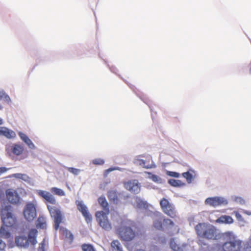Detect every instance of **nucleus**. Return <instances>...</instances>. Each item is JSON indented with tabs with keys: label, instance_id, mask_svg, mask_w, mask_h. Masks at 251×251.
Here are the masks:
<instances>
[{
	"label": "nucleus",
	"instance_id": "25",
	"mask_svg": "<svg viewBox=\"0 0 251 251\" xmlns=\"http://www.w3.org/2000/svg\"><path fill=\"white\" fill-rule=\"evenodd\" d=\"M36 226L37 228L45 229L46 228L47 224L45 219L43 217H39L37 221Z\"/></svg>",
	"mask_w": 251,
	"mask_h": 251
},
{
	"label": "nucleus",
	"instance_id": "16",
	"mask_svg": "<svg viewBox=\"0 0 251 251\" xmlns=\"http://www.w3.org/2000/svg\"><path fill=\"white\" fill-rule=\"evenodd\" d=\"M27 238L25 236L19 235L15 238V243L17 246L25 247L28 246Z\"/></svg>",
	"mask_w": 251,
	"mask_h": 251
},
{
	"label": "nucleus",
	"instance_id": "24",
	"mask_svg": "<svg viewBox=\"0 0 251 251\" xmlns=\"http://www.w3.org/2000/svg\"><path fill=\"white\" fill-rule=\"evenodd\" d=\"M112 251H123L122 247L120 242L116 240H113L111 243Z\"/></svg>",
	"mask_w": 251,
	"mask_h": 251
},
{
	"label": "nucleus",
	"instance_id": "50",
	"mask_svg": "<svg viewBox=\"0 0 251 251\" xmlns=\"http://www.w3.org/2000/svg\"><path fill=\"white\" fill-rule=\"evenodd\" d=\"M2 108H3L2 105L1 103H0V110L2 109Z\"/></svg>",
	"mask_w": 251,
	"mask_h": 251
},
{
	"label": "nucleus",
	"instance_id": "18",
	"mask_svg": "<svg viewBox=\"0 0 251 251\" xmlns=\"http://www.w3.org/2000/svg\"><path fill=\"white\" fill-rule=\"evenodd\" d=\"M8 150L13 154L16 155H19L22 153L24 151V148L21 145L15 144L10 146Z\"/></svg>",
	"mask_w": 251,
	"mask_h": 251
},
{
	"label": "nucleus",
	"instance_id": "35",
	"mask_svg": "<svg viewBox=\"0 0 251 251\" xmlns=\"http://www.w3.org/2000/svg\"><path fill=\"white\" fill-rule=\"evenodd\" d=\"M92 163L96 165H101L104 163V160L101 158H96L92 160Z\"/></svg>",
	"mask_w": 251,
	"mask_h": 251
},
{
	"label": "nucleus",
	"instance_id": "46",
	"mask_svg": "<svg viewBox=\"0 0 251 251\" xmlns=\"http://www.w3.org/2000/svg\"><path fill=\"white\" fill-rule=\"evenodd\" d=\"M7 170V169L5 167H0V175L5 173Z\"/></svg>",
	"mask_w": 251,
	"mask_h": 251
},
{
	"label": "nucleus",
	"instance_id": "48",
	"mask_svg": "<svg viewBox=\"0 0 251 251\" xmlns=\"http://www.w3.org/2000/svg\"><path fill=\"white\" fill-rule=\"evenodd\" d=\"M115 170V168H109L108 169H107L106 171L108 173V172H111L113 170Z\"/></svg>",
	"mask_w": 251,
	"mask_h": 251
},
{
	"label": "nucleus",
	"instance_id": "34",
	"mask_svg": "<svg viewBox=\"0 0 251 251\" xmlns=\"http://www.w3.org/2000/svg\"><path fill=\"white\" fill-rule=\"evenodd\" d=\"M3 99L7 101L10 100V98L7 95L3 92L0 91V100H1Z\"/></svg>",
	"mask_w": 251,
	"mask_h": 251
},
{
	"label": "nucleus",
	"instance_id": "43",
	"mask_svg": "<svg viewBox=\"0 0 251 251\" xmlns=\"http://www.w3.org/2000/svg\"><path fill=\"white\" fill-rule=\"evenodd\" d=\"M245 251H251V242H248L245 246Z\"/></svg>",
	"mask_w": 251,
	"mask_h": 251
},
{
	"label": "nucleus",
	"instance_id": "49",
	"mask_svg": "<svg viewBox=\"0 0 251 251\" xmlns=\"http://www.w3.org/2000/svg\"><path fill=\"white\" fill-rule=\"evenodd\" d=\"M3 124L2 120L0 118V125H2Z\"/></svg>",
	"mask_w": 251,
	"mask_h": 251
},
{
	"label": "nucleus",
	"instance_id": "12",
	"mask_svg": "<svg viewBox=\"0 0 251 251\" xmlns=\"http://www.w3.org/2000/svg\"><path fill=\"white\" fill-rule=\"evenodd\" d=\"M134 163L146 169H150L152 167V162L150 156H147L145 159H141L139 157L134 159Z\"/></svg>",
	"mask_w": 251,
	"mask_h": 251
},
{
	"label": "nucleus",
	"instance_id": "22",
	"mask_svg": "<svg viewBox=\"0 0 251 251\" xmlns=\"http://www.w3.org/2000/svg\"><path fill=\"white\" fill-rule=\"evenodd\" d=\"M168 183L171 186L176 187H181L185 185V183L180 180H176L174 179H170L168 181Z\"/></svg>",
	"mask_w": 251,
	"mask_h": 251
},
{
	"label": "nucleus",
	"instance_id": "23",
	"mask_svg": "<svg viewBox=\"0 0 251 251\" xmlns=\"http://www.w3.org/2000/svg\"><path fill=\"white\" fill-rule=\"evenodd\" d=\"M136 207L140 209H147L148 208L149 204L147 201H143L139 198H137L136 200Z\"/></svg>",
	"mask_w": 251,
	"mask_h": 251
},
{
	"label": "nucleus",
	"instance_id": "11",
	"mask_svg": "<svg viewBox=\"0 0 251 251\" xmlns=\"http://www.w3.org/2000/svg\"><path fill=\"white\" fill-rule=\"evenodd\" d=\"M77 209L82 213L87 223L92 221V216L89 213L87 206L82 201H78L76 204Z\"/></svg>",
	"mask_w": 251,
	"mask_h": 251
},
{
	"label": "nucleus",
	"instance_id": "6",
	"mask_svg": "<svg viewBox=\"0 0 251 251\" xmlns=\"http://www.w3.org/2000/svg\"><path fill=\"white\" fill-rule=\"evenodd\" d=\"M47 208L51 217L54 218V228L57 230L63 220L62 213L58 208L47 205Z\"/></svg>",
	"mask_w": 251,
	"mask_h": 251
},
{
	"label": "nucleus",
	"instance_id": "45",
	"mask_svg": "<svg viewBox=\"0 0 251 251\" xmlns=\"http://www.w3.org/2000/svg\"><path fill=\"white\" fill-rule=\"evenodd\" d=\"M198 243L199 244V245L201 246H202L203 245L205 247V249L206 250H208L209 249V246L208 245L206 244V243H204L201 240H199L198 242Z\"/></svg>",
	"mask_w": 251,
	"mask_h": 251
},
{
	"label": "nucleus",
	"instance_id": "21",
	"mask_svg": "<svg viewBox=\"0 0 251 251\" xmlns=\"http://www.w3.org/2000/svg\"><path fill=\"white\" fill-rule=\"evenodd\" d=\"M233 222V218L228 215H222L216 220V222L220 224H231Z\"/></svg>",
	"mask_w": 251,
	"mask_h": 251
},
{
	"label": "nucleus",
	"instance_id": "47",
	"mask_svg": "<svg viewBox=\"0 0 251 251\" xmlns=\"http://www.w3.org/2000/svg\"><path fill=\"white\" fill-rule=\"evenodd\" d=\"M243 213L248 215H251V212L247 210H244Z\"/></svg>",
	"mask_w": 251,
	"mask_h": 251
},
{
	"label": "nucleus",
	"instance_id": "41",
	"mask_svg": "<svg viewBox=\"0 0 251 251\" xmlns=\"http://www.w3.org/2000/svg\"><path fill=\"white\" fill-rule=\"evenodd\" d=\"M168 175L174 177H178L179 176V174L175 172H168Z\"/></svg>",
	"mask_w": 251,
	"mask_h": 251
},
{
	"label": "nucleus",
	"instance_id": "17",
	"mask_svg": "<svg viewBox=\"0 0 251 251\" xmlns=\"http://www.w3.org/2000/svg\"><path fill=\"white\" fill-rule=\"evenodd\" d=\"M6 198L8 201L12 203H16L18 201V197L17 194L11 189H8L6 191Z\"/></svg>",
	"mask_w": 251,
	"mask_h": 251
},
{
	"label": "nucleus",
	"instance_id": "52",
	"mask_svg": "<svg viewBox=\"0 0 251 251\" xmlns=\"http://www.w3.org/2000/svg\"><path fill=\"white\" fill-rule=\"evenodd\" d=\"M250 73L251 74V68L250 69Z\"/></svg>",
	"mask_w": 251,
	"mask_h": 251
},
{
	"label": "nucleus",
	"instance_id": "20",
	"mask_svg": "<svg viewBox=\"0 0 251 251\" xmlns=\"http://www.w3.org/2000/svg\"><path fill=\"white\" fill-rule=\"evenodd\" d=\"M118 195L119 194L114 190H110L107 193V197L109 201L115 204H118L119 202Z\"/></svg>",
	"mask_w": 251,
	"mask_h": 251
},
{
	"label": "nucleus",
	"instance_id": "5",
	"mask_svg": "<svg viewBox=\"0 0 251 251\" xmlns=\"http://www.w3.org/2000/svg\"><path fill=\"white\" fill-rule=\"evenodd\" d=\"M160 205L162 211L172 218L177 217L175 206L168 199L163 198L160 200Z\"/></svg>",
	"mask_w": 251,
	"mask_h": 251
},
{
	"label": "nucleus",
	"instance_id": "38",
	"mask_svg": "<svg viewBox=\"0 0 251 251\" xmlns=\"http://www.w3.org/2000/svg\"><path fill=\"white\" fill-rule=\"evenodd\" d=\"M233 214L235 215L237 220L238 221H241V222L244 221V219L243 218L242 215L238 211H234Z\"/></svg>",
	"mask_w": 251,
	"mask_h": 251
},
{
	"label": "nucleus",
	"instance_id": "10",
	"mask_svg": "<svg viewBox=\"0 0 251 251\" xmlns=\"http://www.w3.org/2000/svg\"><path fill=\"white\" fill-rule=\"evenodd\" d=\"M36 194L45 200V202H49L51 204H55L56 201L54 197L50 192L42 190H37Z\"/></svg>",
	"mask_w": 251,
	"mask_h": 251
},
{
	"label": "nucleus",
	"instance_id": "3",
	"mask_svg": "<svg viewBox=\"0 0 251 251\" xmlns=\"http://www.w3.org/2000/svg\"><path fill=\"white\" fill-rule=\"evenodd\" d=\"M222 237L226 241L222 245L223 251H241L242 241L232 231H226L222 233Z\"/></svg>",
	"mask_w": 251,
	"mask_h": 251
},
{
	"label": "nucleus",
	"instance_id": "15",
	"mask_svg": "<svg viewBox=\"0 0 251 251\" xmlns=\"http://www.w3.org/2000/svg\"><path fill=\"white\" fill-rule=\"evenodd\" d=\"M38 233V231L35 228H32L29 231L28 234V244L31 243V244L34 245L37 243L36 237Z\"/></svg>",
	"mask_w": 251,
	"mask_h": 251
},
{
	"label": "nucleus",
	"instance_id": "2",
	"mask_svg": "<svg viewBox=\"0 0 251 251\" xmlns=\"http://www.w3.org/2000/svg\"><path fill=\"white\" fill-rule=\"evenodd\" d=\"M98 201L103 211L96 212L95 216L97 221L103 229L109 231L112 229L111 224L107 217L110 212L109 204L104 196L99 197Z\"/></svg>",
	"mask_w": 251,
	"mask_h": 251
},
{
	"label": "nucleus",
	"instance_id": "8",
	"mask_svg": "<svg viewBox=\"0 0 251 251\" xmlns=\"http://www.w3.org/2000/svg\"><path fill=\"white\" fill-rule=\"evenodd\" d=\"M24 215L28 221H32L36 216V209L34 204L31 202L27 203L24 210Z\"/></svg>",
	"mask_w": 251,
	"mask_h": 251
},
{
	"label": "nucleus",
	"instance_id": "37",
	"mask_svg": "<svg viewBox=\"0 0 251 251\" xmlns=\"http://www.w3.org/2000/svg\"><path fill=\"white\" fill-rule=\"evenodd\" d=\"M46 240L44 239L42 242L39 244L38 251H46Z\"/></svg>",
	"mask_w": 251,
	"mask_h": 251
},
{
	"label": "nucleus",
	"instance_id": "51",
	"mask_svg": "<svg viewBox=\"0 0 251 251\" xmlns=\"http://www.w3.org/2000/svg\"><path fill=\"white\" fill-rule=\"evenodd\" d=\"M136 251H145V250H137Z\"/></svg>",
	"mask_w": 251,
	"mask_h": 251
},
{
	"label": "nucleus",
	"instance_id": "32",
	"mask_svg": "<svg viewBox=\"0 0 251 251\" xmlns=\"http://www.w3.org/2000/svg\"><path fill=\"white\" fill-rule=\"evenodd\" d=\"M163 226L165 227H172L175 226L174 223L171 219L164 218L163 220Z\"/></svg>",
	"mask_w": 251,
	"mask_h": 251
},
{
	"label": "nucleus",
	"instance_id": "42",
	"mask_svg": "<svg viewBox=\"0 0 251 251\" xmlns=\"http://www.w3.org/2000/svg\"><path fill=\"white\" fill-rule=\"evenodd\" d=\"M14 176L17 178L24 179L25 177H27L26 175L22 174H14Z\"/></svg>",
	"mask_w": 251,
	"mask_h": 251
},
{
	"label": "nucleus",
	"instance_id": "36",
	"mask_svg": "<svg viewBox=\"0 0 251 251\" xmlns=\"http://www.w3.org/2000/svg\"><path fill=\"white\" fill-rule=\"evenodd\" d=\"M67 170L69 172L75 175H77L80 172L79 169L74 168L73 167L68 168Z\"/></svg>",
	"mask_w": 251,
	"mask_h": 251
},
{
	"label": "nucleus",
	"instance_id": "19",
	"mask_svg": "<svg viewBox=\"0 0 251 251\" xmlns=\"http://www.w3.org/2000/svg\"><path fill=\"white\" fill-rule=\"evenodd\" d=\"M62 235L63 239L65 242L69 244H71L73 242L74 236L70 231L63 228L62 231Z\"/></svg>",
	"mask_w": 251,
	"mask_h": 251
},
{
	"label": "nucleus",
	"instance_id": "13",
	"mask_svg": "<svg viewBox=\"0 0 251 251\" xmlns=\"http://www.w3.org/2000/svg\"><path fill=\"white\" fill-rule=\"evenodd\" d=\"M124 187L127 190L134 193H138L140 191V185L136 180H131L125 182Z\"/></svg>",
	"mask_w": 251,
	"mask_h": 251
},
{
	"label": "nucleus",
	"instance_id": "7",
	"mask_svg": "<svg viewBox=\"0 0 251 251\" xmlns=\"http://www.w3.org/2000/svg\"><path fill=\"white\" fill-rule=\"evenodd\" d=\"M117 233L121 240L130 241L136 235L135 232L130 227L122 226L117 229Z\"/></svg>",
	"mask_w": 251,
	"mask_h": 251
},
{
	"label": "nucleus",
	"instance_id": "39",
	"mask_svg": "<svg viewBox=\"0 0 251 251\" xmlns=\"http://www.w3.org/2000/svg\"><path fill=\"white\" fill-rule=\"evenodd\" d=\"M19 136L21 138V139L25 142L26 141H27L29 138L24 133H23L22 132H19L18 133Z\"/></svg>",
	"mask_w": 251,
	"mask_h": 251
},
{
	"label": "nucleus",
	"instance_id": "44",
	"mask_svg": "<svg viewBox=\"0 0 251 251\" xmlns=\"http://www.w3.org/2000/svg\"><path fill=\"white\" fill-rule=\"evenodd\" d=\"M6 247V244L1 239H0V251H3Z\"/></svg>",
	"mask_w": 251,
	"mask_h": 251
},
{
	"label": "nucleus",
	"instance_id": "27",
	"mask_svg": "<svg viewBox=\"0 0 251 251\" xmlns=\"http://www.w3.org/2000/svg\"><path fill=\"white\" fill-rule=\"evenodd\" d=\"M50 191L53 194L59 196H64L65 195V193L63 190L57 187H52L50 189Z\"/></svg>",
	"mask_w": 251,
	"mask_h": 251
},
{
	"label": "nucleus",
	"instance_id": "31",
	"mask_svg": "<svg viewBox=\"0 0 251 251\" xmlns=\"http://www.w3.org/2000/svg\"><path fill=\"white\" fill-rule=\"evenodd\" d=\"M82 251H95L94 247L89 244H83L81 245Z\"/></svg>",
	"mask_w": 251,
	"mask_h": 251
},
{
	"label": "nucleus",
	"instance_id": "33",
	"mask_svg": "<svg viewBox=\"0 0 251 251\" xmlns=\"http://www.w3.org/2000/svg\"><path fill=\"white\" fill-rule=\"evenodd\" d=\"M145 173L149 175V178H151L153 181L157 183L161 181V178L158 176L153 175L150 172H146Z\"/></svg>",
	"mask_w": 251,
	"mask_h": 251
},
{
	"label": "nucleus",
	"instance_id": "14",
	"mask_svg": "<svg viewBox=\"0 0 251 251\" xmlns=\"http://www.w3.org/2000/svg\"><path fill=\"white\" fill-rule=\"evenodd\" d=\"M0 136H4L7 139L14 138L16 134L15 132L6 127L0 126Z\"/></svg>",
	"mask_w": 251,
	"mask_h": 251
},
{
	"label": "nucleus",
	"instance_id": "28",
	"mask_svg": "<svg viewBox=\"0 0 251 251\" xmlns=\"http://www.w3.org/2000/svg\"><path fill=\"white\" fill-rule=\"evenodd\" d=\"M153 226L157 229L160 230H163V225L161 219H157L153 222Z\"/></svg>",
	"mask_w": 251,
	"mask_h": 251
},
{
	"label": "nucleus",
	"instance_id": "26",
	"mask_svg": "<svg viewBox=\"0 0 251 251\" xmlns=\"http://www.w3.org/2000/svg\"><path fill=\"white\" fill-rule=\"evenodd\" d=\"M10 233L7 231L5 228L2 226L0 228V237L3 239H8L10 237Z\"/></svg>",
	"mask_w": 251,
	"mask_h": 251
},
{
	"label": "nucleus",
	"instance_id": "30",
	"mask_svg": "<svg viewBox=\"0 0 251 251\" xmlns=\"http://www.w3.org/2000/svg\"><path fill=\"white\" fill-rule=\"evenodd\" d=\"M182 176L186 178L187 182L190 183L193 180V176L189 172H184L182 173Z\"/></svg>",
	"mask_w": 251,
	"mask_h": 251
},
{
	"label": "nucleus",
	"instance_id": "29",
	"mask_svg": "<svg viewBox=\"0 0 251 251\" xmlns=\"http://www.w3.org/2000/svg\"><path fill=\"white\" fill-rule=\"evenodd\" d=\"M170 246L171 248L174 251H181V249L182 248L181 247H179L176 242L175 241V239L172 238L170 240Z\"/></svg>",
	"mask_w": 251,
	"mask_h": 251
},
{
	"label": "nucleus",
	"instance_id": "1",
	"mask_svg": "<svg viewBox=\"0 0 251 251\" xmlns=\"http://www.w3.org/2000/svg\"><path fill=\"white\" fill-rule=\"evenodd\" d=\"M195 229L198 237L208 240H218L222 238V233L218 232L213 225L205 223L197 224Z\"/></svg>",
	"mask_w": 251,
	"mask_h": 251
},
{
	"label": "nucleus",
	"instance_id": "4",
	"mask_svg": "<svg viewBox=\"0 0 251 251\" xmlns=\"http://www.w3.org/2000/svg\"><path fill=\"white\" fill-rule=\"evenodd\" d=\"M1 219L3 225L7 227H12L16 223V218L12 213L11 207L6 206L1 211Z\"/></svg>",
	"mask_w": 251,
	"mask_h": 251
},
{
	"label": "nucleus",
	"instance_id": "40",
	"mask_svg": "<svg viewBox=\"0 0 251 251\" xmlns=\"http://www.w3.org/2000/svg\"><path fill=\"white\" fill-rule=\"evenodd\" d=\"M25 143L27 145L28 147L30 149H34L35 147L34 144L32 143V142L29 138L27 141H26Z\"/></svg>",
	"mask_w": 251,
	"mask_h": 251
},
{
	"label": "nucleus",
	"instance_id": "9",
	"mask_svg": "<svg viewBox=\"0 0 251 251\" xmlns=\"http://www.w3.org/2000/svg\"><path fill=\"white\" fill-rule=\"evenodd\" d=\"M227 200L223 197H214L207 198L205 201V204L213 207L227 204Z\"/></svg>",
	"mask_w": 251,
	"mask_h": 251
}]
</instances>
